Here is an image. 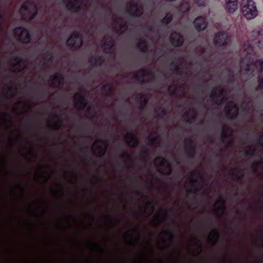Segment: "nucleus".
<instances>
[{
    "label": "nucleus",
    "mask_w": 263,
    "mask_h": 263,
    "mask_svg": "<svg viewBox=\"0 0 263 263\" xmlns=\"http://www.w3.org/2000/svg\"><path fill=\"white\" fill-rule=\"evenodd\" d=\"M251 43H245L244 48L247 53L250 55L256 54V47L263 48V29L259 28L250 33Z\"/></svg>",
    "instance_id": "obj_1"
},
{
    "label": "nucleus",
    "mask_w": 263,
    "mask_h": 263,
    "mask_svg": "<svg viewBox=\"0 0 263 263\" xmlns=\"http://www.w3.org/2000/svg\"><path fill=\"white\" fill-rule=\"evenodd\" d=\"M240 11L243 16L248 20L254 18L258 15L256 4L253 0H242Z\"/></svg>",
    "instance_id": "obj_2"
},
{
    "label": "nucleus",
    "mask_w": 263,
    "mask_h": 263,
    "mask_svg": "<svg viewBox=\"0 0 263 263\" xmlns=\"http://www.w3.org/2000/svg\"><path fill=\"white\" fill-rule=\"evenodd\" d=\"M83 37L79 31H74L66 42L67 47L74 50L79 49L83 44Z\"/></svg>",
    "instance_id": "obj_3"
},
{
    "label": "nucleus",
    "mask_w": 263,
    "mask_h": 263,
    "mask_svg": "<svg viewBox=\"0 0 263 263\" xmlns=\"http://www.w3.org/2000/svg\"><path fill=\"white\" fill-rule=\"evenodd\" d=\"M230 41L229 36L224 31H219L215 34L214 44L219 50H224Z\"/></svg>",
    "instance_id": "obj_4"
},
{
    "label": "nucleus",
    "mask_w": 263,
    "mask_h": 263,
    "mask_svg": "<svg viewBox=\"0 0 263 263\" xmlns=\"http://www.w3.org/2000/svg\"><path fill=\"white\" fill-rule=\"evenodd\" d=\"M13 34L18 40L23 44H29L31 42L32 36L29 31L23 26L15 27L13 30Z\"/></svg>",
    "instance_id": "obj_5"
},
{
    "label": "nucleus",
    "mask_w": 263,
    "mask_h": 263,
    "mask_svg": "<svg viewBox=\"0 0 263 263\" xmlns=\"http://www.w3.org/2000/svg\"><path fill=\"white\" fill-rule=\"evenodd\" d=\"M226 116L227 118L230 120H234L238 116V109L233 101L228 102L224 106Z\"/></svg>",
    "instance_id": "obj_6"
},
{
    "label": "nucleus",
    "mask_w": 263,
    "mask_h": 263,
    "mask_svg": "<svg viewBox=\"0 0 263 263\" xmlns=\"http://www.w3.org/2000/svg\"><path fill=\"white\" fill-rule=\"evenodd\" d=\"M130 8L126 9V12L133 17H140L143 13V7L137 3L130 2Z\"/></svg>",
    "instance_id": "obj_7"
},
{
    "label": "nucleus",
    "mask_w": 263,
    "mask_h": 263,
    "mask_svg": "<svg viewBox=\"0 0 263 263\" xmlns=\"http://www.w3.org/2000/svg\"><path fill=\"white\" fill-rule=\"evenodd\" d=\"M108 144V141L105 139L98 138L96 140V142L93 144L92 146L100 150L98 153V156L100 157H102L106 153Z\"/></svg>",
    "instance_id": "obj_8"
},
{
    "label": "nucleus",
    "mask_w": 263,
    "mask_h": 263,
    "mask_svg": "<svg viewBox=\"0 0 263 263\" xmlns=\"http://www.w3.org/2000/svg\"><path fill=\"white\" fill-rule=\"evenodd\" d=\"M170 42L172 45L175 47H179L183 43V37L180 33L177 31H173L170 35Z\"/></svg>",
    "instance_id": "obj_9"
},
{
    "label": "nucleus",
    "mask_w": 263,
    "mask_h": 263,
    "mask_svg": "<svg viewBox=\"0 0 263 263\" xmlns=\"http://www.w3.org/2000/svg\"><path fill=\"white\" fill-rule=\"evenodd\" d=\"M196 30L200 32L204 30L208 27V22L205 17L199 16L197 17L193 22Z\"/></svg>",
    "instance_id": "obj_10"
},
{
    "label": "nucleus",
    "mask_w": 263,
    "mask_h": 263,
    "mask_svg": "<svg viewBox=\"0 0 263 263\" xmlns=\"http://www.w3.org/2000/svg\"><path fill=\"white\" fill-rule=\"evenodd\" d=\"M105 41L103 43V51L106 53H111L114 50L115 45V40L111 36H106L104 37Z\"/></svg>",
    "instance_id": "obj_11"
},
{
    "label": "nucleus",
    "mask_w": 263,
    "mask_h": 263,
    "mask_svg": "<svg viewBox=\"0 0 263 263\" xmlns=\"http://www.w3.org/2000/svg\"><path fill=\"white\" fill-rule=\"evenodd\" d=\"M127 145L130 147H135L139 143V140L135 135L132 132L127 133L124 136Z\"/></svg>",
    "instance_id": "obj_12"
},
{
    "label": "nucleus",
    "mask_w": 263,
    "mask_h": 263,
    "mask_svg": "<svg viewBox=\"0 0 263 263\" xmlns=\"http://www.w3.org/2000/svg\"><path fill=\"white\" fill-rule=\"evenodd\" d=\"M74 101L77 104L81 105L83 108L88 105V102L85 96L81 92L76 93L74 96Z\"/></svg>",
    "instance_id": "obj_13"
},
{
    "label": "nucleus",
    "mask_w": 263,
    "mask_h": 263,
    "mask_svg": "<svg viewBox=\"0 0 263 263\" xmlns=\"http://www.w3.org/2000/svg\"><path fill=\"white\" fill-rule=\"evenodd\" d=\"M224 8L227 12L233 13L238 8L237 0H226Z\"/></svg>",
    "instance_id": "obj_14"
},
{
    "label": "nucleus",
    "mask_w": 263,
    "mask_h": 263,
    "mask_svg": "<svg viewBox=\"0 0 263 263\" xmlns=\"http://www.w3.org/2000/svg\"><path fill=\"white\" fill-rule=\"evenodd\" d=\"M187 142L189 143V147L186 144L185 146L186 156L188 159H193L196 154V147L193 145L194 142L192 139H188Z\"/></svg>",
    "instance_id": "obj_15"
},
{
    "label": "nucleus",
    "mask_w": 263,
    "mask_h": 263,
    "mask_svg": "<svg viewBox=\"0 0 263 263\" xmlns=\"http://www.w3.org/2000/svg\"><path fill=\"white\" fill-rule=\"evenodd\" d=\"M157 159L161 160L160 162L158 164V166L159 167L163 166L164 164H167L166 167V169L167 170L166 174L167 175H171L172 173V166L170 162L167 159L161 157H158Z\"/></svg>",
    "instance_id": "obj_16"
},
{
    "label": "nucleus",
    "mask_w": 263,
    "mask_h": 263,
    "mask_svg": "<svg viewBox=\"0 0 263 263\" xmlns=\"http://www.w3.org/2000/svg\"><path fill=\"white\" fill-rule=\"evenodd\" d=\"M64 1L68 2L67 8L69 11H74L75 12H78L82 8L80 5H77L78 3V0H74L73 2H72V0Z\"/></svg>",
    "instance_id": "obj_17"
},
{
    "label": "nucleus",
    "mask_w": 263,
    "mask_h": 263,
    "mask_svg": "<svg viewBox=\"0 0 263 263\" xmlns=\"http://www.w3.org/2000/svg\"><path fill=\"white\" fill-rule=\"evenodd\" d=\"M230 130V128L227 125L222 126L220 138L223 143H225L227 146H229L230 142L228 140L229 136L227 134V132Z\"/></svg>",
    "instance_id": "obj_18"
},
{
    "label": "nucleus",
    "mask_w": 263,
    "mask_h": 263,
    "mask_svg": "<svg viewBox=\"0 0 263 263\" xmlns=\"http://www.w3.org/2000/svg\"><path fill=\"white\" fill-rule=\"evenodd\" d=\"M34 5H35V3L29 0L26 1L21 6L20 11L22 13L23 16L25 15V13H27L30 10L29 9V6L33 7Z\"/></svg>",
    "instance_id": "obj_19"
},
{
    "label": "nucleus",
    "mask_w": 263,
    "mask_h": 263,
    "mask_svg": "<svg viewBox=\"0 0 263 263\" xmlns=\"http://www.w3.org/2000/svg\"><path fill=\"white\" fill-rule=\"evenodd\" d=\"M210 99L214 104L217 105H220L223 102V99H220L218 93L215 90L212 91Z\"/></svg>",
    "instance_id": "obj_20"
},
{
    "label": "nucleus",
    "mask_w": 263,
    "mask_h": 263,
    "mask_svg": "<svg viewBox=\"0 0 263 263\" xmlns=\"http://www.w3.org/2000/svg\"><path fill=\"white\" fill-rule=\"evenodd\" d=\"M112 84L107 83L102 86L101 90L105 93L106 96H111L114 93Z\"/></svg>",
    "instance_id": "obj_21"
},
{
    "label": "nucleus",
    "mask_w": 263,
    "mask_h": 263,
    "mask_svg": "<svg viewBox=\"0 0 263 263\" xmlns=\"http://www.w3.org/2000/svg\"><path fill=\"white\" fill-rule=\"evenodd\" d=\"M38 12V8L36 5H34L33 7L27 13V15L25 18H28V20L31 21L33 20L37 15Z\"/></svg>",
    "instance_id": "obj_22"
},
{
    "label": "nucleus",
    "mask_w": 263,
    "mask_h": 263,
    "mask_svg": "<svg viewBox=\"0 0 263 263\" xmlns=\"http://www.w3.org/2000/svg\"><path fill=\"white\" fill-rule=\"evenodd\" d=\"M136 48L142 52H146L148 51V46L146 41L140 39L139 42L136 44Z\"/></svg>",
    "instance_id": "obj_23"
},
{
    "label": "nucleus",
    "mask_w": 263,
    "mask_h": 263,
    "mask_svg": "<svg viewBox=\"0 0 263 263\" xmlns=\"http://www.w3.org/2000/svg\"><path fill=\"white\" fill-rule=\"evenodd\" d=\"M53 83L57 82L59 86L61 85L64 80V78L62 73H56L52 76Z\"/></svg>",
    "instance_id": "obj_24"
},
{
    "label": "nucleus",
    "mask_w": 263,
    "mask_h": 263,
    "mask_svg": "<svg viewBox=\"0 0 263 263\" xmlns=\"http://www.w3.org/2000/svg\"><path fill=\"white\" fill-rule=\"evenodd\" d=\"M137 102L140 104L141 109H144L148 103V99L145 95H141L137 100Z\"/></svg>",
    "instance_id": "obj_25"
},
{
    "label": "nucleus",
    "mask_w": 263,
    "mask_h": 263,
    "mask_svg": "<svg viewBox=\"0 0 263 263\" xmlns=\"http://www.w3.org/2000/svg\"><path fill=\"white\" fill-rule=\"evenodd\" d=\"M178 9L182 13H186L190 9V4L188 2H182L180 4Z\"/></svg>",
    "instance_id": "obj_26"
},
{
    "label": "nucleus",
    "mask_w": 263,
    "mask_h": 263,
    "mask_svg": "<svg viewBox=\"0 0 263 263\" xmlns=\"http://www.w3.org/2000/svg\"><path fill=\"white\" fill-rule=\"evenodd\" d=\"M257 71L261 73L263 71V59L256 60L253 63Z\"/></svg>",
    "instance_id": "obj_27"
},
{
    "label": "nucleus",
    "mask_w": 263,
    "mask_h": 263,
    "mask_svg": "<svg viewBox=\"0 0 263 263\" xmlns=\"http://www.w3.org/2000/svg\"><path fill=\"white\" fill-rule=\"evenodd\" d=\"M212 232L213 236L211 237V239L213 240L214 244H216L218 242L221 237V233L217 229H212Z\"/></svg>",
    "instance_id": "obj_28"
},
{
    "label": "nucleus",
    "mask_w": 263,
    "mask_h": 263,
    "mask_svg": "<svg viewBox=\"0 0 263 263\" xmlns=\"http://www.w3.org/2000/svg\"><path fill=\"white\" fill-rule=\"evenodd\" d=\"M216 204H219L220 205L217 208L218 211H221L222 213L226 210V200L223 197H220L217 200Z\"/></svg>",
    "instance_id": "obj_29"
},
{
    "label": "nucleus",
    "mask_w": 263,
    "mask_h": 263,
    "mask_svg": "<svg viewBox=\"0 0 263 263\" xmlns=\"http://www.w3.org/2000/svg\"><path fill=\"white\" fill-rule=\"evenodd\" d=\"M89 63L93 64L96 65L99 62H101V63H103L104 60L101 56H91L88 60Z\"/></svg>",
    "instance_id": "obj_30"
},
{
    "label": "nucleus",
    "mask_w": 263,
    "mask_h": 263,
    "mask_svg": "<svg viewBox=\"0 0 263 263\" xmlns=\"http://www.w3.org/2000/svg\"><path fill=\"white\" fill-rule=\"evenodd\" d=\"M173 20V15L167 13L162 19L160 20V23L164 25H168Z\"/></svg>",
    "instance_id": "obj_31"
},
{
    "label": "nucleus",
    "mask_w": 263,
    "mask_h": 263,
    "mask_svg": "<svg viewBox=\"0 0 263 263\" xmlns=\"http://www.w3.org/2000/svg\"><path fill=\"white\" fill-rule=\"evenodd\" d=\"M231 175L235 180H240L244 178V174L240 171H239L237 173L232 172Z\"/></svg>",
    "instance_id": "obj_32"
},
{
    "label": "nucleus",
    "mask_w": 263,
    "mask_h": 263,
    "mask_svg": "<svg viewBox=\"0 0 263 263\" xmlns=\"http://www.w3.org/2000/svg\"><path fill=\"white\" fill-rule=\"evenodd\" d=\"M256 155V148L250 146V148L244 151V156L245 157L253 156Z\"/></svg>",
    "instance_id": "obj_33"
},
{
    "label": "nucleus",
    "mask_w": 263,
    "mask_h": 263,
    "mask_svg": "<svg viewBox=\"0 0 263 263\" xmlns=\"http://www.w3.org/2000/svg\"><path fill=\"white\" fill-rule=\"evenodd\" d=\"M258 85L255 87L256 91L263 90V76L259 75L257 77Z\"/></svg>",
    "instance_id": "obj_34"
},
{
    "label": "nucleus",
    "mask_w": 263,
    "mask_h": 263,
    "mask_svg": "<svg viewBox=\"0 0 263 263\" xmlns=\"http://www.w3.org/2000/svg\"><path fill=\"white\" fill-rule=\"evenodd\" d=\"M171 66L173 67V68L170 69V70H172L173 72V73L178 75H181V72L180 70L178 65H177L176 63L173 62L171 64Z\"/></svg>",
    "instance_id": "obj_35"
},
{
    "label": "nucleus",
    "mask_w": 263,
    "mask_h": 263,
    "mask_svg": "<svg viewBox=\"0 0 263 263\" xmlns=\"http://www.w3.org/2000/svg\"><path fill=\"white\" fill-rule=\"evenodd\" d=\"M139 72H141L142 78L148 76L154 77V73L153 71L146 69H141L139 70Z\"/></svg>",
    "instance_id": "obj_36"
},
{
    "label": "nucleus",
    "mask_w": 263,
    "mask_h": 263,
    "mask_svg": "<svg viewBox=\"0 0 263 263\" xmlns=\"http://www.w3.org/2000/svg\"><path fill=\"white\" fill-rule=\"evenodd\" d=\"M165 234L169 235L171 237L170 240L171 242V245H173V238L175 237V233L171 229H166L163 231Z\"/></svg>",
    "instance_id": "obj_37"
},
{
    "label": "nucleus",
    "mask_w": 263,
    "mask_h": 263,
    "mask_svg": "<svg viewBox=\"0 0 263 263\" xmlns=\"http://www.w3.org/2000/svg\"><path fill=\"white\" fill-rule=\"evenodd\" d=\"M167 91L171 92L172 95H176L177 94V87L176 85H171L168 87Z\"/></svg>",
    "instance_id": "obj_38"
},
{
    "label": "nucleus",
    "mask_w": 263,
    "mask_h": 263,
    "mask_svg": "<svg viewBox=\"0 0 263 263\" xmlns=\"http://www.w3.org/2000/svg\"><path fill=\"white\" fill-rule=\"evenodd\" d=\"M194 176H198L200 178H203V175L201 174V173L199 171H197V170L190 172V177L191 178H193Z\"/></svg>",
    "instance_id": "obj_39"
},
{
    "label": "nucleus",
    "mask_w": 263,
    "mask_h": 263,
    "mask_svg": "<svg viewBox=\"0 0 263 263\" xmlns=\"http://www.w3.org/2000/svg\"><path fill=\"white\" fill-rule=\"evenodd\" d=\"M226 93H227V91L225 89H224V88L219 89V92L218 93V96H219L220 99H221V98H222V99L223 100L224 98V96L226 95Z\"/></svg>",
    "instance_id": "obj_40"
},
{
    "label": "nucleus",
    "mask_w": 263,
    "mask_h": 263,
    "mask_svg": "<svg viewBox=\"0 0 263 263\" xmlns=\"http://www.w3.org/2000/svg\"><path fill=\"white\" fill-rule=\"evenodd\" d=\"M260 161L258 162H254L252 164V168L254 170V172H256L257 171V169L260 166Z\"/></svg>",
    "instance_id": "obj_41"
},
{
    "label": "nucleus",
    "mask_w": 263,
    "mask_h": 263,
    "mask_svg": "<svg viewBox=\"0 0 263 263\" xmlns=\"http://www.w3.org/2000/svg\"><path fill=\"white\" fill-rule=\"evenodd\" d=\"M13 60L16 62V65H20L23 61V58L21 56H15Z\"/></svg>",
    "instance_id": "obj_42"
},
{
    "label": "nucleus",
    "mask_w": 263,
    "mask_h": 263,
    "mask_svg": "<svg viewBox=\"0 0 263 263\" xmlns=\"http://www.w3.org/2000/svg\"><path fill=\"white\" fill-rule=\"evenodd\" d=\"M62 115H57V114H54L53 115V117L57 119L59 123L61 125H62L63 124V119H62V117H61Z\"/></svg>",
    "instance_id": "obj_43"
},
{
    "label": "nucleus",
    "mask_w": 263,
    "mask_h": 263,
    "mask_svg": "<svg viewBox=\"0 0 263 263\" xmlns=\"http://www.w3.org/2000/svg\"><path fill=\"white\" fill-rule=\"evenodd\" d=\"M201 189L198 187H193L189 189L187 192L189 193H196L200 191Z\"/></svg>",
    "instance_id": "obj_44"
},
{
    "label": "nucleus",
    "mask_w": 263,
    "mask_h": 263,
    "mask_svg": "<svg viewBox=\"0 0 263 263\" xmlns=\"http://www.w3.org/2000/svg\"><path fill=\"white\" fill-rule=\"evenodd\" d=\"M196 121V115H193L191 117L189 118L186 120V122L189 124H192Z\"/></svg>",
    "instance_id": "obj_45"
},
{
    "label": "nucleus",
    "mask_w": 263,
    "mask_h": 263,
    "mask_svg": "<svg viewBox=\"0 0 263 263\" xmlns=\"http://www.w3.org/2000/svg\"><path fill=\"white\" fill-rule=\"evenodd\" d=\"M142 77L141 72H139V70L136 72L133 76V78L136 80H140Z\"/></svg>",
    "instance_id": "obj_46"
},
{
    "label": "nucleus",
    "mask_w": 263,
    "mask_h": 263,
    "mask_svg": "<svg viewBox=\"0 0 263 263\" xmlns=\"http://www.w3.org/2000/svg\"><path fill=\"white\" fill-rule=\"evenodd\" d=\"M257 142L259 146L263 147V134L257 139Z\"/></svg>",
    "instance_id": "obj_47"
},
{
    "label": "nucleus",
    "mask_w": 263,
    "mask_h": 263,
    "mask_svg": "<svg viewBox=\"0 0 263 263\" xmlns=\"http://www.w3.org/2000/svg\"><path fill=\"white\" fill-rule=\"evenodd\" d=\"M148 138L149 139V142L151 144H154V143H155L156 142L157 139L159 138V137L157 136V137H152L151 136H149L148 137Z\"/></svg>",
    "instance_id": "obj_48"
},
{
    "label": "nucleus",
    "mask_w": 263,
    "mask_h": 263,
    "mask_svg": "<svg viewBox=\"0 0 263 263\" xmlns=\"http://www.w3.org/2000/svg\"><path fill=\"white\" fill-rule=\"evenodd\" d=\"M194 239L199 243V248L200 251H202L203 249V245L201 240L198 237H195Z\"/></svg>",
    "instance_id": "obj_49"
},
{
    "label": "nucleus",
    "mask_w": 263,
    "mask_h": 263,
    "mask_svg": "<svg viewBox=\"0 0 263 263\" xmlns=\"http://www.w3.org/2000/svg\"><path fill=\"white\" fill-rule=\"evenodd\" d=\"M121 158H128L129 157V155L127 152V151L124 150V149H123L122 150V154L121 155Z\"/></svg>",
    "instance_id": "obj_50"
},
{
    "label": "nucleus",
    "mask_w": 263,
    "mask_h": 263,
    "mask_svg": "<svg viewBox=\"0 0 263 263\" xmlns=\"http://www.w3.org/2000/svg\"><path fill=\"white\" fill-rule=\"evenodd\" d=\"M52 55V52L50 50H48L46 51L44 53V59L46 60L48 58H49L51 55Z\"/></svg>",
    "instance_id": "obj_51"
},
{
    "label": "nucleus",
    "mask_w": 263,
    "mask_h": 263,
    "mask_svg": "<svg viewBox=\"0 0 263 263\" xmlns=\"http://www.w3.org/2000/svg\"><path fill=\"white\" fill-rule=\"evenodd\" d=\"M159 109L161 110V112L162 115H165L166 114V110L165 108L163 107L162 106L159 107Z\"/></svg>",
    "instance_id": "obj_52"
},
{
    "label": "nucleus",
    "mask_w": 263,
    "mask_h": 263,
    "mask_svg": "<svg viewBox=\"0 0 263 263\" xmlns=\"http://www.w3.org/2000/svg\"><path fill=\"white\" fill-rule=\"evenodd\" d=\"M197 3L200 6H204L205 5V0H198Z\"/></svg>",
    "instance_id": "obj_53"
},
{
    "label": "nucleus",
    "mask_w": 263,
    "mask_h": 263,
    "mask_svg": "<svg viewBox=\"0 0 263 263\" xmlns=\"http://www.w3.org/2000/svg\"><path fill=\"white\" fill-rule=\"evenodd\" d=\"M25 129L26 131H31L32 129V127L29 124H26L25 126Z\"/></svg>",
    "instance_id": "obj_54"
},
{
    "label": "nucleus",
    "mask_w": 263,
    "mask_h": 263,
    "mask_svg": "<svg viewBox=\"0 0 263 263\" xmlns=\"http://www.w3.org/2000/svg\"><path fill=\"white\" fill-rule=\"evenodd\" d=\"M235 214L238 217L240 218H241L242 213H241L240 211H239V210H237L235 212Z\"/></svg>",
    "instance_id": "obj_55"
},
{
    "label": "nucleus",
    "mask_w": 263,
    "mask_h": 263,
    "mask_svg": "<svg viewBox=\"0 0 263 263\" xmlns=\"http://www.w3.org/2000/svg\"><path fill=\"white\" fill-rule=\"evenodd\" d=\"M143 154L148 155L149 154V149L146 147H144L142 151Z\"/></svg>",
    "instance_id": "obj_56"
},
{
    "label": "nucleus",
    "mask_w": 263,
    "mask_h": 263,
    "mask_svg": "<svg viewBox=\"0 0 263 263\" xmlns=\"http://www.w3.org/2000/svg\"><path fill=\"white\" fill-rule=\"evenodd\" d=\"M46 60H47V61L48 62H52L53 61V60H54V58H53V55H51L49 58H48Z\"/></svg>",
    "instance_id": "obj_57"
},
{
    "label": "nucleus",
    "mask_w": 263,
    "mask_h": 263,
    "mask_svg": "<svg viewBox=\"0 0 263 263\" xmlns=\"http://www.w3.org/2000/svg\"><path fill=\"white\" fill-rule=\"evenodd\" d=\"M6 116H9V117L10 119H11V118H12V115H11L10 114L5 113V116H4V119H5V120H6Z\"/></svg>",
    "instance_id": "obj_58"
},
{
    "label": "nucleus",
    "mask_w": 263,
    "mask_h": 263,
    "mask_svg": "<svg viewBox=\"0 0 263 263\" xmlns=\"http://www.w3.org/2000/svg\"><path fill=\"white\" fill-rule=\"evenodd\" d=\"M163 216L166 218L167 217V210H165L164 211V213H163Z\"/></svg>",
    "instance_id": "obj_59"
},
{
    "label": "nucleus",
    "mask_w": 263,
    "mask_h": 263,
    "mask_svg": "<svg viewBox=\"0 0 263 263\" xmlns=\"http://www.w3.org/2000/svg\"><path fill=\"white\" fill-rule=\"evenodd\" d=\"M201 53H204L205 52V49L204 47H202L200 49Z\"/></svg>",
    "instance_id": "obj_60"
},
{
    "label": "nucleus",
    "mask_w": 263,
    "mask_h": 263,
    "mask_svg": "<svg viewBox=\"0 0 263 263\" xmlns=\"http://www.w3.org/2000/svg\"><path fill=\"white\" fill-rule=\"evenodd\" d=\"M149 82H150V81H149V80H146V81H145V80H143V79H142V80H141V83H149Z\"/></svg>",
    "instance_id": "obj_61"
},
{
    "label": "nucleus",
    "mask_w": 263,
    "mask_h": 263,
    "mask_svg": "<svg viewBox=\"0 0 263 263\" xmlns=\"http://www.w3.org/2000/svg\"><path fill=\"white\" fill-rule=\"evenodd\" d=\"M134 230H135L136 232H140V229H139V228L137 227H134Z\"/></svg>",
    "instance_id": "obj_62"
},
{
    "label": "nucleus",
    "mask_w": 263,
    "mask_h": 263,
    "mask_svg": "<svg viewBox=\"0 0 263 263\" xmlns=\"http://www.w3.org/2000/svg\"><path fill=\"white\" fill-rule=\"evenodd\" d=\"M14 71H17L18 72H20L21 71V70L18 68H15Z\"/></svg>",
    "instance_id": "obj_63"
},
{
    "label": "nucleus",
    "mask_w": 263,
    "mask_h": 263,
    "mask_svg": "<svg viewBox=\"0 0 263 263\" xmlns=\"http://www.w3.org/2000/svg\"><path fill=\"white\" fill-rule=\"evenodd\" d=\"M260 163H261L260 164V166H259V167H260L263 170V161H260Z\"/></svg>",
    "instance_id": "obj_64"
}]
</instances>
